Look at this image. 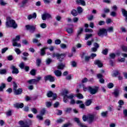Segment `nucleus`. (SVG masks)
Returning <instances> with one entry per match:
<instances>
[{"instance_id":"7","label":"nucleus","mask_w":127,"mask_h":127,"mask_svg":"<svg viewBox=\"0 0 127 127\" xmlns=\"http://www.w3.org/2000/svg\"><path fill=\"white\" fill-rule=\"evenodd\" d=\"M73 98L74 95H73L72 94H70L69 95H65L64 96L63 101L64 103H67L68 102V100L67 99H69V100H72Z\"/></svg>"},{"instance_id":"49","label":"nucleus","mask_w":127,"mask_h":127,"mask_svg":"<svg viewBox=\"0 0 127 127\" xmlns=\"http://www.w3.org/2000/svg\"><path fill=\"white\" fill-rule=\"evenodd\" d=\"M47 95L48 98H51V97L53 96V93H52V92L50 91L47 93Z\"/></svg>"},{"instance_id":"39","label":"nucleus","mask_w":127,"mask_h":127,"mask_svg":"<svg viewBox=\"0 0 127 127\" xmlns=\"http://www.w3.org/2000/svg\"><path fill=\"white\" fill-rule=\"evenodd\" d=\"M12 111L11 110H9L6 112V115L7 116V117H10V116L12 115Z\"/></svg>"},{"instance_id":"23","label":"nucleus","mask_w":127,"mask_h":127,"mask_svg":"<svg viewBox=\"0 0 127 127\" xmlns=\"http://www.w3.org/2000/svg\"><path fill=\"white\" fill-rule=\"evenodd\" d=\"M122 11L124 16H125L126 17L125 21L126 22H127V11L125 9H122Z\"/></svg>"},{"instance_id":"31","label":"nucleus","mask_w":127,"mask_h":127,"mask_svg":"<svg viewBox=\"0 0 127 127\" xmlns=\"http://www.w3.org/2000/svg\"><path fill=\"white\" fill-rule=\"evenodd\" d=\"M64 67H65V64H60L58 66V69H64Z\"/></svg>"},{"instance_id":"26","label":"nucleus","mask_w":127,"mask_h":127,"mask_svg":"<svg viewBox=\"0 0 127 127\" xmlns=\"http://www.w3.org/2000/svg\"><path fill=\"white\" fill-rule=\"evenodd\" d=\"M71 13L73 16H77V15H78V12L75 9H73L71 11Z\"/></svg>"},{"instance_id":"25","label":"nucleus","mask_w":127,"mask_h":127,"mask_svg":"<svg viewBox=\"0 0 127 127\" xmlns=\"http://www.w3.org/2000/svg\"><path fill=\"white\" fill-rule=\"evenodd\" d=\"M84 104L85 106L89 107V106H90L91 104H92V99L86 100Z\"/></svg>"},{"instance_id":"61","label":"nucleus","mask_w":127,"mask_h":127,"mask_svg":"<svg viewBox=\"0 0 127 127\" xmlns=\"http://www.w3.org/2000/svg\"><path fill=\"white\" fill-rule=\"evenodd\" d=\"M45 112H46V110H45V108H43L41 111V115L43 116L45 114Z\"/></svg>"},{"instance_id":"57","label":"nucleus","mask_w":127,"mask_h":127,"mask_svg":"<svg viewBox=\"0 0 127 127\" xmlns=\"http://www.w3.org/2000/svg\"><path fill=\"white\" fill-rule=\"evenodd\" d=\"M0 5H5L6 4V2H5L3 0H0Z\"/></svg>"},{"instance_id":"3","label":"nucleus","mask_w":127,"mask_h":127,"mask_svg":"<svg viewBox=\"0 0 127 127\" xmlns=\"http://www.w3.org/2000/svg\"><path fill=\"white\" fill-rule=\"evenodd\" d=\"M99 87L98 86H88V91L91 95H95L98 93Z\"/></svg>"},{"instance_id":"58","label":"nucleus","mask_w":127,"mask_h":127,"mask_svg":"<svg viewBox=\"0 0 127 127\" xmlns=\"http://www.w3.org/2000/svg\"><path fill=\"white\" fill-rule=\"evenodd\" d=\"M71 65L72 67H76L77 66V63H75V61H72L71 62Z\"/></svg>"},{"instance_id":"4","label":"nucleus","mask_w":127,"mask_h":127,"mask_svg":"<svg viewBox=\"0 0 127 127\" xmlns=\"http://www.w3.org/2000/svg\"><path fill=\"white\" fill-rule=\"evenodd\" d=\"M98 35L101 37H104V36H107L108 35V32L106 29H100L98 33Z\"/></svg>"},{"instance_id":"30","label":"nucleus","mask_w":127,"mask_h":127,"mask_svg":"<svg viewBox=\"0 0 127 127\" xmlns=\"http://www.w3.org/2000/svg\"><path fill=\"white\" fill-rule=\"evenodd\" d=\"M6 69H0V74L1 75H4V74H6Z\"/></svg>"},{"instance_id":"40","label":"nucleus","mask_w":127,"mask_h":127,"mask_svg":"<svg viewBox=\"0 0 127 127\" xmlns=\"http://www.w3.org/2000/svg\"><path fill=\"white\" fill-rule=\"evenodd\" d=\"M13 91H15L17 89V84H16V83H15V82H13Z\"/></svg>"},{"instance_id":"53","label":"nucleus","mask_w":127,"mask_h":127,"mask_svg":"<svg viewBox=\"0 0 127 127\" xmlns=\"http://www.w3.org/2000/svg\"><path fill=\"white\" fill-rule=\"evenodd\" d=\"M63 122H64V119L62 118L59 119L57 121L58 124H61V123H63Z\"/></svg>"},{"instance_id":"12","label":"nucleus","mask_w":127,"mask_h":127,"mask_svg":"<svg viewBox=\"0 0 127 127\" xmlns=\"http://www.w3.org/2000/svg\"><path fill=\"white\" fill-rule=\"evenodd\" d=\"M10 68L12 70V74H18L19 73V71L18 70V69L17 68H16L14 65H12L11 66Z\"/></svg>"},{"instance_id":"45","label":"nucleus","mask_w":127,"mask_h":127,"mask_svg":"<svg viewBox=\"0 0 127 127\" xmlns=\"http://www.w3.org/2000/svg\"><path fill=\"white\" fill-rule=\"evenodd\" d=\"M52 105V103H51V102H47L46 103V106L47 108H50V107H51Z\"/></svg>"},{"instance_id":"43","label":"nucleus","mask_w":127,"mask_h":127,"mask_svg":"<svg viewBox=\"0 0 127 127\" xmlns=\"http://www.w3.org/2000/svg\"><path fill=\"white\" fill-rule=\"evenodd\" d=\"M94 42V39H92L91 41H88L86 44L88 46H91L92 45V43Z\"/></svg>"},{"instance_id":"17","label":"nucleus","mask_w":127,"mask_h":127,"mask_svg":"<svg viewBox=\"0 0 127 127\" xmlns=\"http://www.w3.org/2000/svg\"><path fill=\"white\" fill-rule=\"evenodd\" d=\"M14 106L15 108H17V109H22V108L24 107V105L23 103H16L14 104Z\"/></svg>"},{"instance_id":"62","label":"nucleus","mask_w":127,"mask_h":127,"mask_svg":"<svg viewBox=\"0 0 127 127\" xmlns=\"http://www.w3.org/2000/svg\"><path fill=\"white\" fill-rule=\"evenodd\" d=\"M70 126H72V124H71V123H67V124L64 125L62 126V127H70Z\"/></svg>"},{"instance_id":"28","label":"nucleus","mask_w":127,"mask_h":127,"mask_svg":"<svg viewBox=\"0 0 127 127\" xmlns=\"http://www.w3.org/2000/svg\"><path fill=\"white\" fill-rule=\"evenodd\" d=\"M83 28H80L79 29V30L77 31V37H79V35H80L82 33V32H83Z\"/></svg>"},{"instance_id":"32","label":"nucleus","mask_w":127,"mask_h":127,"mask_svg":"<svg viewBox=\"0 0 127 127\" xmlns=\"http://www.w3.org/2000/svg\"><path fill=\"white\" fill-rule=\"evenodd\" d=\"M14 51L15 52H16L17 55H19V54L21 53V51H20V49H19V48H15Z\"/></svg>"},{"instance_id":"9","label":"nucleus","mask_w":127,"mask_h":127,"mask_svg":"<svg viewBox=\"0 0 127 127\" xmlns=\"http://www.w3.org/2000/svg\"><path fill=\"white\" fill-rule=\"evenodd\" d=\"M52 16L51 14L48 13H45L42 15V19L43 20H46L47 18H51Z\"/></svg>"},{"instance_id":"29","label":"nucleus","mask_w":127,"mask_h":127,"mask_svg":"<svg viewBox=\"0 0 127 127\" xmlns=\"http://www.w3.org/2000/svg\"><path fill=\"white\" fill-rule=\"evenodd\" d=\"M31 111L33 113V114H34L35 115H36V114L38 113L37 109H36V108H31Z\"/></svg>"},{"instance_id":"15","label":"nucleus","mask_w":127,"mask_h":127,"mask_svg":"<svg viewBox=\"0 0 127 127\" xmlns=\"http://www.w3.org/2000/svg\"><path fill=\"white\" fill-rule=\"evenodd\" d=\"M75 2L77 4H81L83 6L86 5V2L84 0H75Z\"/></svg>"},{"instance_id":"59","label":"nucleus","mask_w":127,"mask_h":127,"mask_svg":"<svg viewBox=\"0 0 127 127\" xmlns=\"http://www.w3.org/2000/svg\"><path fill=\"white\" fill-rule=\"evenodd\" d=\"M122 50L124 52H127V47H126L125 46H123L122 47Z\"/></svg>"},{"instance_id":"27","label":"nucleus","mask_w":127,"mask_h":127,"mask_svg":"<svg viewBox=\"0 0 127 127\" xmlns=\"http://www.w3.org/2000/svg\"><path fill=\"white\" fill-rule=\"evenodd\" d=\"M66 31L69 34H72L73 33V29L72 28H68L66 29Z\"/></svg>"},{"instance_id":"35","label":"nucleus","mask_w":127,"mask_h":127,"mask_svg":"<svg viewBox=\"0 0 127 127\" xmlns=\"http://www.w3.org/2000/svg\"><path fill=\"white\" fill-rule=\"evenodd\" d=\"M93 36V34H86L85 35V40H88L89 38H91Z\"/></svg>"},{"instance_id":"54","label":"nucleus","mask_w":127,"mask_h":127,"mask_svg":"<svg viewBox=\"0 0 127 127\" xmlns=\"http://www.w3.org/2000/svg\"><path fill=\"white\" fill-rule=\"evenodd\" d=\"M30 74H31V75H32V76H35L36 72L34 69H32L30 71Z\"/></svg>"},{"instance_id":"18","label":"nucleus","mask_w":127,"mask_h":127,"mask_svg":"<svg viewBox=\"0 0 127 127\" xmlns=\"http://www.w3.org/2000/svg\"><path fill=\"white\" fill-rule=\"evenodd\" d=\"M94 64H95V65H97L99 68L103 67V63H102V62L100 60H96L94 62Z\"/></svg>"},{"instance_id":"56","label":"nucleus","mask_w":127,"mask_h":127,"mask_svg":"<svg viewBox=\"0 0 127 127\" xmlns=\"http://www.w3.org/2000/svg\"><path fill=\"white\" fill-rule=\"evenodd\" d=\"M45 124L46 126H50V120H47L45 122Z\"/></svg>"},{"instance_id":"14","label":"nucleus","mask_w":127,"mask_h":127,"mask_svg":"<svg viewBox=\"0 0 127 127\" xmlns=\"http://www.w3.org/2000/svg\"><path fill=\"white\" fill-rule=\"evenodd\" d=\"M121 91V90L119 89H116L114 92L113 93L114 97H115V98H118L119 97V96H120V92Z\"/></svg>"},{"instance_id":"36","label":"nucleus","mask_w":127,"mask_h":127,"mask_svg":"<svg viewBox=\"0 0 127 127\" xmlns=\"http://www.w3.org/2000/svg\"><path fill=\"white\" fill-rule=\"evenodd\" d=\"M4 88H5V84L3 83H1V85L0 86V92L2 91Z\"/></svg>"},{"instance_id":"48","label":"nucleus","mask_w":127,"mask_h":127,"mask_svg":"<svg viewBox=\"0 0 127 127\" xmlns=\"http://www.w3.org/2000/svg\"><path fill=\"white\" fill-rule=\"evenodd\" d=\"M107 87L109 89H112V88L114 87V84L113 83H110L107 85Z\"/></svg>"},{"instance_id":"10","label":"nucleus","mask_w":127,"mask_h":127,"mask_svg":"<svg viewBox=\"0 0 127 127\" xmlns=\"http://www.w3.org/2000/svg\"><path fill=\"white\" fill-rule=\"evenodd\" d=\"M74 122H76L77 124H78V126L80 127H87L86 125H85L84 124L81 123L80 121V119L79 118H75L74 119Z\"/></svg>"},{"instance_id":"13","label":"nucleus","mask_w":127,"mask_h":127,"mask_svg":"<svg viewBox=\"0 0 127 127\" xmlns=\"http://www.w3.org/2000/svg\"><path fill=\"white\" fill-rule=\"evenodd\" d=\"M84 57L85 62H89V61H90V59H91V57L88 56L85 53H83L82 55V58H84Z\"/></svg>"},{"instance_id":"8","label":"nucleus","mask_w":127,"mask_h":127,"mask_svg":"<svg viewBox=\"0 0 127 127\" xmlns=\"http://www.w3.org/2000/svg\"><path fill=\"white\" fill-rule=\"evenodd\" d=\"M95 121V115L90 114L87 117V121L89 124H92Z\"/></svg>"},{"instance_id":"41","label":"nucleus","mask_w":127,"mask_h":127,"mask_svg":"<svg viewBox=\"0 0 127 127\" xmlns=\"http://www.w3.org/2000/svg\"><path fill=\"white\" fill-rule=\"evenodd\" d=\"M14 40L16 42L19 41V40H20V36H19V35L16 36L15 38L13 39L12 41H14Z\"/></svg>"},{"instance_id":"52","label":"nucleus","mask_w":127,"mask_h":127,"mask_svg":"<svg viewBox=\"0 0 127 127\" xmlns=\"http://www.w3.org/2000/svg\"><path fill=\"white\" fill-rule=\"evenodd\" d=\"M102 53V54H104V55H107L108 54V49H105L103 50Z\"/></svg>"},{"instance_id":"55","label":"nucleus","mask_w":127,"mask_h":127,"mask_svg":"<svg viewBox=\"0 0 127 127\" xmlns=\"http://www.w3.org/2000/svg\"><path fill=\"white\" fill-rule=\"evenodd\" d=\"M110 15H111V16H117V12H116V11H112L110 13Z\"/></svg>"},{"instance_id":"21","label":"nucleus","mask_w":127,"mask_h":127,"mask_svg":"<svg viewBox=\"0 0 127 127\" xmlns=\"http://www.w3.org/2000/svg\"><path fill=\"white\" fill-rule=\"evenodd\" d=\"M27 83H28L30 84H35V85H37L36 79H30L27 81Z\"/></svg>"},{"instance_id":"22","label":"nucleus","mask_w":127,"mask_h":127,"mask_svg":"<svg viewBox=\"0 0 127 127\" xmlns=\"http://www.w3.org/2000/svg\"><path fill=\"white\" fill-rule=\"evenodd\" d=\"M12 45L14 47H19L20 48L21 47V44H20V43H18L17 42H16L15 41V40H14V41H13L12 42Z\"/></svg>"},{"instance_id":"2","label":"nucleus","mask_w":127,"mask_h":127,"mask_svg":"<svg viewBox=\"0 0 127 127\" xmlns=\"http://www.w3.org/2000/svg\"><path fill=\"white\" fill-rule=\"evenodd\" d=\"M66 55L65 54H59V53H54L52 56L53 58H55V57H56L58 59V60H59V61H62L65 58V56Z\"/></svg>"},{"instance_id":"38","label":"nucleus","mask_w":127,"mask_h":127,"mask_svg":"<svg viewBox=\"0 0 127 127\" xmlns=\"http://www.w3.org/2000/svg\"><path fill=\"white\" fill-rule=\"evenodd\" d=\"M77 10L78 13H82L83 12V8L82 7H78Z\"/></svg>"},{"instance_id":"20","label":"nucleus","mask_w":127,"mask_h":127,"mask_svg":"<svg viewBox=\"0 0 127 127\" xmlns=\"http://www.w3.org/2000/svg\"><path fill=\"white\" fill-rule=\"evenodd\" d=\"M54 73L55 75L57 76V77H61V76H62V72L59 70H55Z\"/></svg>"},{"instance_id":"50","label":"nucleus","mask_w":127,"mask_h":127,"mask_svg":"<svg viewBox=\"0 0 127 127\" xmlns=\"http://www.w3.org/2000/svg\"><path fill=\"white\" fill-rule=\"evenodd\" d=\"M109 56L111 59H115L116 54H115V53H112L110 54Z\"/></svg>"},{"instance_id":"42","label":"nucleus","mask_w":127,"mask_h":127,"mask_svg":"<svg viewBox=\"0 0 127 127\" xmlns=\"http://www.w3.org/2000/svg\"><path fill=\"white\" fill-rule=\"evenodd\" d=\"M60 47L62 48V49H66V48H67V45L65 44H61L60 45Z\"/></svg>"},{"instance_id":"34","label":"nucleus","mask_w":127,"mask_h":127,"mask_svg":"<svg viewBox=\"0 0 127 127\" xmlns=\"http://www.w3.org/2000/svg\"><path fill=\"white\" fill-rule=\"evenodd\" d=\"M36 64L38 67L40 66V64H41V59H37L36 60Z\"/></svg>"},{"instance_id":"51","label":"nucleus","mask_w":127,"mask_h":127,"mask_svg":"<svg viewBox=\"0 0 127 127\" xmlns=\"http://www.w3.org/2000/svg\"><path fill=\"white\" fill-rule=\"evenodd\" d=\"M52 60L51 59H48L46 60V64H47V65H49V64H50V63H52Z\"/></svg>"},{"instance_id":"1","label":"nucleus","mask_w":127,"mask_h":127,"mask_svg":"<svg viewBox=\"0 0 127 127\" xmlns=\"http://www.w3.org/2000/svg\"><path fill=\"white\" fill-rule=\"evenodd\" d=\"M6 27H13V28H16L17 27V24L15 23V21L11 20L10 17H8L6 18Z\"/></svg>"},{"instance_id":"47","label":"nucleus","mask_w":127,"mask_h":127,"mask_svg":"<svg viewBox=\"0 0 127 127\" xmlns=\"http://www.w3.org/2000/svg\"><path fill=\"white\" fill-rule=\"evenodd\" d=\"M76 96H77V98H78V99H83L84 98V96L81 93H78Z\"/></svg>"},{"instance_id":"19","label":"nucleus","mask_w":127,"mask_h":127,"mask_svg":"<svg viewBox=\"0 0 127 127\" xmlns=\"http://www.w3.org/2000/svg\"><path fill=\"white\" fill-rule=\"evenodd\" d=\"M15 95H20L22 93V88H19L13 91Z\"/></svg>"},{"instance_id":"11","label":"nucleus","mask_w":127,"mask_h":127,"mask_svg":"<svg viewBox=\"0 0 127 127\" xmlns=\"http://www.w3.org/2000/svg\"><path fill=\"white\" fill-rule=\"evenodd\" d=\"M77 105H79V107L80 109H82L83 110L85 109V104L83 101L81 100H77L75 102Z\"/></svg>"},{"instance_id":"5","label":"nucleus","mask_w":127,"mask_h":127,"mask_svg":"<svg viewBox=\"0 0 127 127\" xmlns=\"http://www.w3.org/2000/svg\"><path fill=\"white\" fill-rule=\"evenodd\" d=\"M27 30H29L32 33H33L36 29V25H27L25 26Z\"/></svg>"},{"instance_id":"16","label":"nucleus","mask_w":127,"mask_h":127,"mask_svg":"<svg viewBox=\"0 0 127 127\" xmlns=\"http://www.w3.org/2000/svg\"><path fill=\"white\" fill-rule=\"evenodd\" d=\"M37 16V15L36 14V13L34 12L33 13V14L29 15L27 17V19L29 20H30V19H32V18H34V19H35Z\"/></svg>"},{"instance_id":"6","label":"nucleus","mask_w":127,"mask_h":127,"mask_svg":"<svg viewBox=\"0 0 127 127\" xmlns=\"http://www.w3.org/2000/svg\"><path fill=\"white\" fill-rule=\"evenodd\" d=\"M45 81H49L50 82H54L55 81V78L54 76H53L51 75H46L44 77Z\"/></svg>"},{"instance_id":"33","label":"nucleus","mask_w":127,"mask_h":127,"mask_svg":"<svg viewBox=\"0 0 127 127\" xmlns=\"http://www.w3.org/2000/svg\"><path fill=\"white\" fill-rule=\"evenodd\" d=\"M45 49H46V48H44L41 50V56H44V55H45Z\"/></svg>"},{"instance_id":"60","label":"nucleus","mask_w":127,"mask_h":127,"mask_svg":"<svg viewBox=\"0 0 127 127\" xmlns=\"http://www.w3.org/2000/svg\"><path fill=\"white\" fill-rule=\"evenodd\" d=\"M19 67L21 68V69H24V63H21L19 65Z\"/></svg>"},{"instance_id":"64","label":"nucleus","mask_w":127,"mask_h":127,"mask_svg":"<svg viewBox=\"0 0 127 127\" xmlns=\"http://www.w3.org/2000/svg\"><path fill=\"white\" fill-rule=\"evenodd\" d=\"M55 43L57 45L60 44L61 43V40L60 39H57L55 41Z\"/></svg>"},{"instance_id":"37","label":"nucleus","mask_w":127,"mask_h":127,"mask_svg":"<svg viewBox=\"0 0 127 127\" xmlns=\"http://www.w3.org/2000/svg\"><path fill=\"white\" fill-rule=\"evenodd\" d=\"M106 30L108 32H113L114 31V27L113 26L110 27Z\"/></svg>"},{"instance_id":"63","label":"nucleus","mask_w":127,"mask_h":127,"mask_svg":"<svg viewBox=\"0 0 127 127\" xmlns=\"http://www.w3.org/2000/svg\"><path fill=\"white\" fill-rule=\"evenodd\" d=\"M40 26L42 28H46L47 25H46V24L45 23H42L41 25H40Z\"/></svg>"},{"instance_id":"44","label":"nucleus","mask_w":127,"mask_h":127,"mask_svg":"<svg viewBox=\"0 0 127 127\" xmlns=\"http://www.w3.org/2000/svg\"><path fill=\"white\" fill-rule=\"evenodd\" d=\"M7 50H8V48H7V47L2 49L1 50L2 54L5 53V52H6Z\"/></svg>"},{"instance_id":"46","label":"nucleus","mask_w":127,"mask_h":127,"mask_svg":"<svg viewBox=\"0 0 127 127\" xmlns=\"http://www.w3.org/2000/svg\"><path fill=\"white\" fill-rule=\"evenodd\" d=\"M107 115H108V111H106L105 112H102L101 113V116L103 118H106V117H107Z\"/></svg>"},{"instance_id":"24","label":"nucleus","mask_w":127,"mask_h":127,"mask_svg":"<svg viewBox=\"0 0 127 127\" xmlns=\"http://www.w3.org/2000/svg\"><path fill=\"white\" fill-rule=\"evenodd\" d=\"M118 104L119 105V108H118V111H120L121 108H122V106H123L124 105V101H123V100H119V102H118Z\"/></svg>"}]
</instances>
